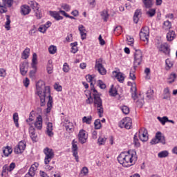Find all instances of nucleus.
Segmentation results:
<instances>
[{
    "label": "nucleus",
    "instance_id": "f257e3e1",
    "mask_svg": "<svg viewBox=\"0 0 177 177\" xmlns=\"http://www.w3.org/2000/svg\"><path fill=\"white\" fill-rule=\"evenodd\" d=\"M36 95H37L40 99L41 107L45 106V100L48 99L46 113L47 114L50 113L52 104H53V98L50 96V87L48 86H45V83L41 81L36 84Z\"/></svg>",
    "mask_w": 177,
    "mask_h": 177
},
{
    "label": "nucleus",
    "instance_id": "f03ea898",
    "mask_svg": "<svg viewBox=\"0 0 177 177\" xmlns=\"http://www.w3.org/2000/svg\"><path fill=\"white\" fill-rule=\"evenodd\" d=\"M118 161L123 167H132L138 161L136 151L130 149L127 152H122L118 157Z\"/></svg>",
    "mask_w": 177,
    "mask_h": 177
},
{
    "label": "nucleus",
    "instance_id": "7ed1b4c3",
    "mask_svg": "<svg viewBox=\"0 0 177 177\" xmlns=\"http://www.w3.org/2000/svg\"><path fill=\"white\" fill-rule=\"evenodd\" d=\"M86 80L88 82L91 83V91L93 93V97H94V106L95 107H97V113L99 114L100 118H102L103 117V104L102 102V98H100V95H99V93H97V91L95 89V86H93V80H95V75H86Z\"/></svg>",
    "mask_w": 177,
    "mask_h": 177
},
{
    "label": "nucleus",
    "instance_id": "20e7f679",
    "mask_svg": "<svg viewBox=\"0 0 177 177\" xmlns=\"http://www.w3.org/2000/svg\"><path fill=\"white\" fill-rule=\"evenodd\" d=\"M44 153L46 156L44 158V164L48 165L49 162H50L52 158L55 157V152H53V149L49 147H46L44 149Z\"/></svg>",
    "mask_w": 177,
    "mask_h": 177
},
{
    "label": "nucleus",
    "instance_id": "39448f33",
    "mask_svg": "<svg viewBox=\"0 0 177 177\" xmlns=\"http://www.w3.org/2000/svg\"><path fill=\"white\" fill-rule=\"evenodd\" d=\"M150 35V29L148 26L142 28L140 32V38L144 42H149V35Z\"/></svg>",
    "mask_w": 177,
    "mask_h": 177
},
{
    "label": "nucleus",
    "instance_id": "423d86ee",
    "mask_svg": "<svg viewBox=\"0 0 177 177\" xmlns=\"http://www.w3.org/2000/svg\"><path fill=\"white\" fill-rule=\"evenodd\" d=\"M157 143L165 145V136H164L160 131L157 132L156 134V138L152 139L151 141V145H157Z\"/></svg>",
    "mask_w": 177,
    "mask_h": 177
},
{
    "label": "nucleus",
    "instance_id": "0eeeda50",
    "mask_svg": "<svg viewBox=\"0 0 177 177\" xmlns=\"http://www.w3.org/2000/svg\"><path fill=\"white\" fill-rule=\"evenodd\" d=\"M95 68L101 74V75H106L107 71L103 66V59L102 58L98 59L95 62Z\"/></svg>",
    "mask_w": 177,
    "mask_h": 177
},
{
    "label": "nucleus",
    "instance_id": "6e6552de",
    "mask_svg": "<svg viewBox=\"0 0 177 177\" xmlns=\"http://www.w3.org/2000/svg\"><path fill=\"white\" fill-rule=\"evenodd\" d=\"M142 57V51L140 50H136L134 53V68H136L138 66H140Z\"/></svg>",
    "mask_w": 177,
    "mask_h": 177
},
{
    "label": "nucleus",
    "instance_id": "1a4fd4ad",
    "mask_svg": "<svg viewBox=\"0 0 177 177\" xmlns=\"http://www.w3.org/2000/svg\"><path fill=\"white\" fill-rule=\"evenodd\" d=\"M3 3H0V13H6V8H12L13 6V0H2Z\"/></svg>",
    "mask_w": 177,
    "mask_h": 177
},
{
    "label": "nucleus",
    "instance_id": "9d476101",
    "mask_svg": "<svg viewBox=\"0 0 177 177\" xmlns=\"http://www.w3.org/2000/svg\"><path fill=\"white\" fill-rule=\"evenodd\" d=\"M132 127V119L131 118H125L120 122V127L131 129Z\"/></svg>",
    "mask_w": 177,
    "mask_h": 177
},
{
    "label": "nucleus",
    "instance_id": "9b49d317",
    "mask_svg": "<svg viewBox=\"0 0 177 177\" xmlns=\"http://www.w3.org/2000/svg\"><path fill=\"white\" fill-rule=\"evenodd\" d=\"M77 138L80 143H81L82 145L86 143V140H88V135L86 134V131L84 129H81L79 131Z\"/></svg>",
    "mask_w": 177,
    "mask_h": 177
},
{
    "label": "nucleus",
    "instance_id": "f8f14e48",
    "mask_svg": "<svg viewBox=\"0 0 177 177\" xmlns=\"http://www.w3.org/2000/svg\"><path fill=\"white\" fill-rule=\"evenodd\" d=\"M157 48L160 52H163L165 55H169V45H168L167 43H158L157 45Z\"/></svg>",
    "mask_w": 177,
    "mask_h": 177
},
{
    "label": "nucleus",
    "instance_id": "ddd939ff",
    "mask_svg": "<svg viewBox=\"0 0 177 177\" xmlns=\"http://www.w3.org/2000/svg\"><path fill=\"white\" fill-rule=\"evenodd\" d=\"M147 129L141 128L138 131V136L141 142H147L149 137L147 136Z\"/></svg>",
    "mask_w": 177,
    "mask_h": 177
},
{
    "label": "nucleus",
    "instance_id": "4468645a",
    "mask_svg": "<svg viewBox=\"0 0 177 177\" xmlns=\"http://www.w3.org/2000/svg\"><path fill=\"white\" fill-rule=\"evenodd\" d=\"M26 150V142L20 141L17 147L14 149V153L16 154H21Z\"/></svg>",
    "mask_w": 177,
    "mask_h": 177
},
{
    "label": "nucleus",
    "instance_id": "2eb2a0df",
    "mask_svg": "<svg viewBox=\"0 0 177 177\" xmlns=\"http://www.w3.org/2000/svg\"><path fill=\"white\" fill-rule=\"evenodd\" d=\"M19 70L21 75H26L28 72V63L27 62H23L19 65Z\"/></svg>",
    "mask_w": 177,
    "mask_h": 177
},
{
    "label": "nucleus",
    "instance_id": "dca6fc26",
    "mask_svg": "<svg viewBox=\"0 0 177 177\" xmlns=\"http://www.w3.org/2000/svg\"><path fill=\"white\" fill-rule=\"evenodd\" d=\"M35 127L38 131H41L42 129V116L39 115L34 123Z\"/></svg>",
    "mask_w": 177,
    "mask_h": 177
},
{
    "label": "nucleus",
    "instance_id": "f3484780",
    "mask_svg": "<svg viewBox=\"0 0 177 177\" xmlns=\"http://www.w3.org/2000/svg\"><path fill=\"white\" fill-rule=\"evenodd\" d=\"M30 12H31V9L30 8V6L27 5H23L21 6V15H24V16L29 15Z\"/></svg>",
    "mask_w": 177,
    "mask_h": 177
},
{
    "label": "nucleus",
    "instance_id": "a211bd4d",
    "mask_svg": "<svg viewBox=\"0 0 177 177\" xmlns=\"http://www.w3.org/2000/svg\"><path fill=\"white\" fill-rule=\"evenodd\" d=\"M29 133L30 136L33 142H37V133H35V128L34 127L31 126L29 128Z\"/></svg>",
    "mask_w": 177,
    "mask_h": 177
},
{
    "label": "nucleus",
    "instance_id": "6ab92c4d",
    "mask_svg": "<svg viewBox=\"0 0 177 177\" xmlns=\"http://www.w3.org/2000/svg\"><path fill=\"white\" fill-rule=\"evenodd\" d=\"M53 124L48 122L46 126V133L48 136L52 138L53 136Z\"/></svg>",
    "mask_w": 177,
    "mask_h": 177
},
{
    "label": "nucleus",
    "instance_id": "aec40b11",
    "mask_svg": "<svg viewBox=\"0 0 177 177\" xmlns=\"http://www.w3.org/2000/svg\"><path fill=\"white\" fill-rule=\"evenodd\" d=\"M35 171H37V167L32 165L28 170V172L25 175L24 177H35Z\"/></svg>",
    "mask_w": 177,
    "mask_h": 177
},
{
    "label": "nucleus",
    "instance_id": "412c9836",
    "mask_svg": "<svg viewBox=\"0 0 177 177\" xmlns=\"http://www.w3.org/2000/svg\"><path fill=\"white\" fill-rule=\"evenodd\" d=\"M142 3L144 4V8L150 9L154 5V0H142Z\"/></svg>",
    "mask_w": 177,
    "mask_h": 177
},
{
    "label": "nucleus",
    "instance_id": "4be33fe9",
    "mask_svg": "<svg viewBox=\"0 0 177 177\" xmlns=\"http://www.w3.org/2000/svg\"><path fill=\"white\" fill-rule=\"evenodd\" d=\"M79 31L80 32L82 39H86V29L83 25L79 26Z\"/></svg>",
    "mask_w": 177,
    "mask_h": 177
},
{
    "label": "nucleus",
    "instance_id": "5701e85b",
    "mask_svg": "<svg viewBox=\"0 0 177 177\" xmlns=\"http://www.w3.org/2000/svg\"><path fill=\"white\" fill-rule=\"evenodd\" d=\"M65 128L67 132L71 133L73 131H74V126L73 125V122H68V120L66 121Z\"/></svg>",
    "mask_w": 177,
    "mask_h": 177
},
{
    "label": "nucleus",
    "instance_id": "b1692460",
    "mask_svg": "<svg viewBox=\"0 0 177 177\" xmlns=\"http://www.w3.org/2000/svg\"><path fill=\"white\" fill-rule=\"evenodd\" d=\"M28 5L32 9L34 12H37L39 10V4L36 1H29Z\"/></svg>",
    "mask_w": 177,
    "mask_h": 177
},
{
    "label": "nucleus",
    "instance_id": "393cba45",
    "mask_svg": "<svg viewBox=\"0 0 177 177\" xmlns=\"http://www.w3.org/2000/svg\"><path fill=\"white\" fill-rule=\"evenodd\" d=\"M50 15L55 20H63V17L60 16V14L56 11H50Z\"/></svg>",
    "mask_w": 177,
    "mask_h": 177
},
{
    "label": "nucleus",
    "instance_id": "a878e982",
    "mask_svg": "<svg viewBox=\"0 0 177 177\" xmlns=\"http://www.w3.org/2000/svg\"><path fill=\"white\" fill-rule=\"evenodd\" d=\"M142 16V11L140 10H136L134 16H133V21L136 24H138V21H139V17Z\"/></svg>",
    "mask_w": 177,
    "mask_h": 177
},
{
    "label": "nucleus",
    "instance_id": "bb28decb",
    "mask_svg": "<svg viewBox=\"0 0 177 177\" xmlns=\"http://www.w3.org/2000/svg\"><path fill=\"white\" fill-rule=\"evenodd\" d=\"M175 37H176V35H175V31L170 30L167 34V40L169 41H174V39H175Z\"/></svg>",
    "mask_w": 177,
    "mask_h": 177
},
{
    "label": "nucleus",
    "instance_id": "cd10ccee",
    "mask_svg": "<svg viewBox=\"0 0 177 177\" xmlns=\"http://www.w3.org/2000/svg\"><path fill=\"white\" fill-rule=\"evenodd\" d=\"M13 151V149H12V147L7 146L3 149V153L6 157H8L9 154H12V152Z\"/></svg>",
    "mask_w": 177,
    "mask_h": 177
},
{
    "label": "nucleus",
    "instance_id": "c85d7f7f",
    "mask_svg": "<svg viewBox=\"0 0 177 177\" xmlns=\"http://www.w3.org/2000/svg\"><path fill=\"white\" fill-rule=\"evenodd\" d=\"M113 73H115V77L117 78V80L119 81V82H121L122 84V82H124L125 77H124V74H122L121 72L117 73L116 71H114Z\"/></svg>",
    "mask_w": 177,
    "mask_h": 177
},
{
    "label": "nucleus",
    "instance_id": "c756f323",
    "mask_svg": "<svg viewBox=\"0 0 177 177\" xmlns=\"http://www.w3.org/2000/svg\"><path fill=\"white\" fill-rule=\"evenodd\" d=\"M131 91H132V93H131V97L134 100H136V99H139V97H138V95H136V85L134 84L131 86Z\"/></svg>",
    "mask_w": 177,
    "mask_h": 177
},
{
    "label": "nucleus",
    "instance_id": "7c9ffc66",
    "mask_svg": "<svg viewBox=\"0 0 177 177\" xmlns=\"http://www.w3.org/2000/svg\"><path fill=\"white\" fill-rule=\"evenodd\" d=\"M156 8H149V10L146 11V15L148 17H153V16H156Z\"/></svg>",
    "mask_w": 177,
    "mask_h": 177
},
{
    "label": "nucleus",
    "instance_id": "2f4dec72",
    "mask_svg": "<svg viewBox=\"0 0 177 177\" xmlns=\"http://www.w3.org/2000/svg\"><path fill=\"white\" fill-rule=\"evenodd\" d=\"M168 156H169V152L167 150L162 151L158 153V158H165Z\"/></svg>",
    "mask_w": 177,
    "mask_h": 177
},
{
    "label": "nucleus",
    "instance_id": "473e14b6",
    "mask_svg": "<svg viewBox=\"0 0 177 177\" xmlns=\"http://www.w3.org/2000/svg\"><path fill=\"white\" fill-rule=\"evenodd\" d=\"M30 57V48H26L22 53L21 58L22 59H28Z\"/></svg>",
    "mask_w": 177,
    "mask_h": 177
},
{
    "label": "nucleus",
    "instance_id": "72a5a7b5",
    "mask_svg": "<svg viewBox=\"0 0 177 177\" xmlns=\"http://www.w3.org/2000/svg\"><path fill=\"white\" fill-rule=\"evenodd\" d=\"M101 17L103 19L104 21H107L109 19V12L107 10H104L102 12H101Z\"/></svg>",
    "mask_w": 177,
    "mask_h": 177
},
{
    "label": "nucleus",
    "instance_id": "f704fd0d",
    "mask_svg": "<svg viewBox=\"0 0 177 177\" xmlns=\"http://www.w3.org/2000/svg\"><path fill=\"white\" fill-rule=\"evenodd\" d=\"M13 121L15 124V127L19 128V113H15L12 116Z\"/></svg>",
    "mask_w": 177,
    "mask_h": 177
},
{
    "label": "nucleus",
    "instance_id": "c9c22d12",
    "mask_svg": "<svg viewBox=\"0 0 177 177\" xmlns=\"http://www.w3.org/2000/svg\"><path fill=\"white\" fill-rule=\"evenodd\" d=\"M37 53H33L32 55V68H37Z\"/></svg>",
    "mask_w": 177,
    "mask_h": 177
},
{
    "label": "nucleus",
    "instance_id": "e433bc0d",
    "mask_svg": "<svg viewBox=\"0 0 177 177\" xmlns=\"http://www.w3.org/2000/svg\"><path fill=\"white\" fill-rule=\"evenodd\" d=\"M82 122L85 123V124H88V125L91 124V122H92V116H84L82 118Z\"/></svg>",
    "mask_w": 177,
    "mask_h": 177
},
{
    "label": "nucleus",
    "instance_id": "4c0bfd02",
    "mask_svg": "<svg viewBox=\"0 0 177 177\" xmlns=\"http://www.w3.org/2000/svg\"><path fill=\"white\" fill-rule=\"evenodd\" d=\"M171 27H172V24L169 21H166L163 23L164 30H170Z\"/></svg>",
    "mask_w": 177,
    "mask_h": 177
},
{
    "label": "nucleus",
    "instance_id": "58836bf2",
    "mask_svg": "<svg viewBox=\"0 0 177 177\" xmlns=\"http://www.w3.org/2000/svg\"><path fill=\"white\" fill-rule=\"evenodd\" d=\"M120 110L122 111L123 114H125V115L129 114V107L125 105L120 106Z\"/></svg>",
    "mask_w": 177,
    "mask_h": 177
},
{
    "label": "nucleus",
    "instance_id": "ea45409f",
    "mask_svg": "<svg viewBox=\"0 0 177 177\" xmlns=\"http://www.w3.org/2000/svg\"><path fill=\"white\" fill-rule=\"evenodd\" d=\"M106 140H107L106 138L99 137V138L97 140V143H98L99 146H102L103 145H105Z\"/></svg>",
    "mask_w": 177,
    "mask_h": 177
},
{
    "label": "nucleus",
    "instance_id": "a19ab883",
    "mask_svg": "<svg viewBox=\"0 0 177 177\" xmlns=\"http://www.w3.org/2000/svg\"><path fill=\"white\" fill-rule=\"evenodd\" d=\"M94 127L95 129H100L102 128V123L99 119L95 120Z\"/></svg>",
    "mask_w": 177,
    "mask_h": 177
},
{
    "label": "nucleus",
    "instance_id": "79ce46f5",
    "mask_svg": "<svg viewBox=\"0 0 177 177\" xmlns=\"http://www.w3.org/2000/svg\"><path fill=\"white\" fill-rule=\"evenodd\" d=\"M57 50V48L55 46H50L48 48V51L50 55H55Z\"/></svg>",
    "mask_w": 177,
    "mask_h": 177
},
{
    "label": "nucleus",
    "instance_id": "37998d69",
    "mask_svg": "<svg viewBox=\"0 0 177 177\" xmlns=\"http://www.w3.org/2000/svg\"><path fill=\"white\" fill-rule=\"evenodd\" d=\"M61 8L64 9V10H66V12H70L71 10V6L67 3H62Z\"/></svg>",
    "mask_w": 177,
    "mask_h": 177
},
{
    "label": "nucleus",
    "instance_id": "c03bdc74",
    "mask_svg": "<svg viewBox=\"0 0 177 177\" xmlns=\"http://www.w3.org/2000/svg\"><path fill=\"white\" fill-rule=\"evenodd\" d=\"M158 121L161 122L162 125H165V122H167L168 121V117L164 116L163 118L158 117Z\"/></svg>",
    "mask_w": 177,
    "mask_h": 177
},
{
    "label": "nucleus",
    "instance_id": "a18cd8bd",
    "mask_svg": "<svg viewBox=\"0 0 177 177\" xmlns=\"http://www.w3.org/2000/svg\"><path fill=\"white\" fill-rule=\"evenodd\" d=\"M136 134L133 137V143L136 147H140V142H139V139L138 138V136Z\"/></svg>",
    "mask_w": 177,
    "mask_h": 177
},
{
    "label": "nucleus",
    "instance_id": "49530a36",
    "mask_svg": "<svg viewBox=\"0 0 177 177\" xmlns=\"http://www.w3.org/2000/svg\"><path fill=\"white\" fill-rule=\"evenodd\" d=\"M169 84H172V82H175V80H176V74L172 73L169 77Z\"/></svg>",
    "mask_w": 177,
    "mask_h": 177
},
{
    "label": "nucleus",
    "instance_id": "de8ad7c7",
    "mask_svg": "<svg viewBox=\"0 0 177 177\" xmlns=\"http://www.w3.org/2000/svg\"><path fill=\"white\" fill-rule=\"evenodd\" d=\"M6 28L9 30H10V17L9 15H6Z\"/></svg>",
    "mask_w": 177,
    "mask_h": 177
},
{
    "label": "nucleus",
    "instance_id": "09e8293b",
    "mask_svg": "<svg viewBox=\"0 0 177 177\" xmlns=\"http://www.w3.org/2000/svg\"><path fill=\"white\" fill-rule=\"evenodd\" d=\"M144 73L146 75L145 79L150 80V73H151L150 68H145Z\"/></svg>",
    "mask_w": 177,
    "mask_h": 177
},
{
    "label": "nucleus",
    "instance_id": "8fccbe9b",
    "mask_svg": "<svg viewBox=\"0 0 177 177\" xmlns=\"http://www.w3.org/2000/svg\"><path fill=\"white\" fill-rule=\"evenodd\" d=\"M136 104H137L138 107H142L143 104H145V100H144V98L141 97L140 99H138L136 101Z\"/></svg>",
    "mask_w": 177,
    "mask_h": 177
},
{
    "label": "nucleus",
    "instance_id": "3c124183",
    "mask_svg": "<svg viewBox=\"0 0 177 177\" xmlns=\"http://www.w3.org/2000/svg\"><path fill=\"white\" fill-rule=\"evenodd\" d=\"M127 44L128 45H133L134 39L132 37L129 35H127Z\"/></svg>",
    "mask_w": 177,
    "mask_h": 177
},
{
    "label": "nucleus",
    "instance_id": "603ef678",
    "mask_svg": "<svg viewBox=\"0 0 177 177\" xmlns=\"http://www.w3.org/2000/svg\"><path fill=\"white\" fill-rule=\"evenodd\" d=\"M46 30H48V27L44 25L40 26L38 28V31H39V32H42V34H45V32H46Z\"/></svg>",
    "mask_w": 177,
    "mask_h": 177
},
{
    "label": "nucleus",
    "instance_id": "864d4df0",
    "mask_svg": "<svg viewBox=\"0 0 177 177\" xmlns=\"http://www.w3.org/2000/svg\"><path fill=\"white\" fill-rule=\"evenodd\" d=\"M62 70L64 73H68V71H70V66H68V64H67V62H65L64 64Z\"/></svg>",
    "mask_w": 177,
    "mask_h": 177
},
{
    "label": "nucleus",
    "instance_id": "5fc2aeb1",
    "mask_svg": "<svg viewBox=\"0 0 177 177\" xmlns=\"http://www.w3.org/2000/svg\"><path fill=\"white\" fill-rule=\"evenodd\" d=\"M97 86H99L100 89H106V84L102 80H98Z\"/></svg>",
    "mask_w": 177,
    "mask_h": 177
},
{
    "label": "nucleus",
    "instance_id": "6e6d98bb",
    "mask_svg": "<svg viewBox=\"0 0 177 177\" xmlns=\"http://www.w3.org/2000/svg\"><path fill=\"white\" fill-rule=\"evenodd\" d=\"M8 172H9V167H8V165H5L3 167V170H2V173H1V176H3V175L5 174H8Z\"/></svg>",
    "mask_w": 177,
    "mask_h": 177
},
{
    "label": "nucleus",
    "instance_id": "4d7b16f0",
    "mask_svg": "<svg viewBox=\"0 0 177 177\" xmlns=\"http://www.w3.org/2000/svg\"><path fill=\"white\" fill-rule=\"evenodd\" d=\"M47 72L48 74H52L53 73V65L47 64Z\"/></svg>",
    "mask_w": 177,
    "mask_h": 177
},
{
    "label": "nucleus",
    "instance_id": "13d9d810",
    "mask_svg": "<svg viewBox=\"0 0 177 177\" xmlns=\"http://www.w3.org/2000/svg\"><path fill=\"white\" fill-rule=\"evenodd\" d=\"M88 167H84L81 170V175H83V176H85V175H88Z\"/></svg>",
    "mask_w": 177,
    "mask_h": 177
},
{
    "label": "nucleus",
    "instance_id": "bf43d9fd",
    "mask_svg": "<svg viewBox=\"0 0 177 177\" xmlns=\"http://www.w3.org/2000/svg\"><path fill=\"white\" fill-rule=\"evenodd\" d=\"M35 13L37 19H38L39 20L40 19H42V13L41 12V11H39V10H36Z\"/></svg>",
    "mask_w": 177,
    "mask_h": 177
},
{
    "label": "nucleus",
    "instance_id": "052dcab7",
    "mask_svg": "<svg viewBox=\"0 0 177 177\" xmlns=\"http://www.w3.org/2000/svg\"><path fill=\"white\" fill-rule=\"evenodd\" d=\"M15 168H16V163H15V162L10 163V165H9V167H8L9 172H12V171H13L15 169Z\"/></svg>",
    "mask_w": 177,
    "mask_h": 177
},
{
    "label": "nucleus",
    "instance_id": "680f3d73",
    "mask_svg": "<svg viewBox=\"0 0 177 177\" xmlns=\"http://www.w3.org/2000/svg\"><path fill=\"white\" fill-rule=\"evenodd\" d=\"M109 93H110L111 96H117V89L111 88L109 90Z\"/></svg>",
    "mask_w": 177,
    "mask_h": 177
},
{
    "label": "nucleus",
    "instance_id": "e2e57ef3",
    "mask_svg": "<svg viewBox=\"0 0 177 177\" xmlns=\"http://www.w3.org/2000/svg\"><path fill=\"white\" fill-rule=\"evenodd\" d=\"M165 63H166V65L167 66L168 68H171V67H172V66H174V62H172L169 59H166Z\"/></svg>",
    "mask_w": 177,
    "mask_h": 177
},
{
    "label": "nucleus",
    "instance_id": "0e129e2a",
    "mask_svg": "<svg viewBox=\"0 0 177 177\" xmlns=\"http://www.w3.org/2000/svg\"><path fill=\"white\" fill-rule=\"evenodd\" d=\"M54 88L55 91H57V92H62V86L59 85L57 83L55 84Z\"/></svg>",
    "mask_w": 177,
    "mask_h": 177
},
{
    "label": "nucleus",
    "instance_id": "69168bd1",
    "mask_svg": "<svg viewBox=\"0 0 177 177\" xmlns=\"http://www.w3.org/2000/svg\"><path fill=\"white\" fill-rule=\"evenodd\" d=\"M24 85L26 88H28V86L30 85V80H28V77H26L25 80H24Z\"/></svg>",
    "mask_w": 177,
    "mask_h": 177
},
{
    "label": "nucleus",
    "instance_id": "338daca9",
    "mask_svg": "<svg viewBox=\"0 0 177 177\" xmlns=\"http://www.w3.org/2000/svg\"><path fill=\"white\" fill-rule=\"evenodd\" d=\"M129 78L131 80H132L133 81H135V80H136V76H135V73H133V71H130V73H129Z\"/></svg>",
    "mask_w": 177,
    "mask_h": 177
},
{
    "label": "nucleus",
    "instance_id": "774afa93",
    "mask_svg": "<svg viewBox=\"0 0 177 177\" xmlns=\"http://www.w3.org/2000/svg\"><path fill=\"white\" fill-rule=\"evenodd\" d=\"M73 151V156L75 157L77 162H78V150L72 151Z\"/></svg>",
    "mask_w": 177,
    "mask_h": 177
}]
</instances>
